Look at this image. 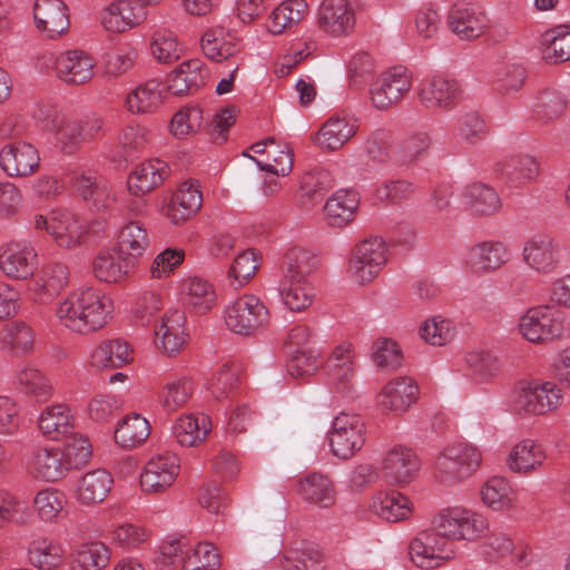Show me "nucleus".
Wrapping results in <instances>:
<instances>
[{"label": "nucleus", "instance_id": "obj_1", "mask_svg": "<svg viewBox=\"0 0 570 570\" xmlns=\"http://www.w3.org/2000/svg\"><path fill=\"white\" fill-rule=\"evenodd\" d=\"M112 301L100 289L78 288L60 301L56 316L72 332L87 334L101 328L111 317Z\"/></svg>", "mask_w": 570, "mask_h": 570}, {"label": "nucleus", "instance_id": "obj_2", "mask_svg": "<svg viewBox=\"0 0 570 570\" xmlns=\"http://www.w3.org/2000/svg\"><path fill=\"white\" fill-rule=\"evenodd\" d=\"M161 562L179 570H218L220 554L210 542L191 543L185 538L170 539L160 546Z\"/></svg>", "mask_w": 570, "mask_h": 570}, {"label": "nucleus", "instance_id": "obj_3", "mask_svg": "<svg viewBox=\"0 0 570 570\" xmlns=\"http://www.w3.org/2000/svg\"><path fill=\"white\" fill-rule=\"evenodd\" d=\"M562 400L556 383L521 381L511 393V409L520 417L540 416L557 410Z\"/></svg>", "mask_w": 570, "mask_h": 570}, {"label": "nucleus", "instance_id": "obj_4", "mask_svg": "<svg viewBox=\"0 0 570 570\" xmlns=\"http://www.w3.org/2000/svg\"><path fill=\"white\" fill-rule=\"evenodd\" d=\"M480 450L469 443L446 445L435 458L434 469L439 480L455 484L469 479L481 465Z\"/></svg>", "mask_w": 570, "mask_h": 570}, {"label": "nucleus", "instance_id": "obj_5", "mask_svg": "<svg viewBox=\"0 0 570 570\" xmlns=\"http://www.w3.org/2000/svg\"><path fill=\"white\" fill-rule=\"evenodd\" d=\"M389 255V246L383 238H365L354 246L348 259L347 274L356 284H370L386 266Z\"/></svg>", "mask_w": 570, "mask_h": 570}, {"label": "nucleus", "instance_id": "obj_6", "mask_svg": "<svg viewBox=\"0 0 570 570\" xmlns=\"http://www.w3.org/2000/svg\"><path fill=\"white\" fill-rule=\"evenodd\" d=\"M269 322V311L255 295L245 294L230 301L224 309V323L235 334L252 336Z\"/></svg>", "mask_w": 570, "mask_h": 570}, {"label": "nucleus", "instance_id": "obj_7", "mask_svg": "<svg viewBox=\"0 0 570 570\" xmlns=\"http://www.w3.org/2000/svg\"><path fill=\"white\" fill-rule=\"evenodd\" d=\"M41 68H53L56 77L63 83L80 86L89 82L96 70L95 58L79 49L65 50L58 55L46 52L39 57Z\"/></svg>", "mask_w": 570, "mask_h": 570}, {"label": "nucleus", "instance_id": "obj_8", "mask_svg": "<svg viewBox=\"0 0 570 570\" xmlns=\"http://www.w3.org/2000/svg\"><path fill=\"white\" fill-rule=\"evenodd\" d=\"M36 230H45L61 248H75L81 244L86 225L73 213L55 209L48 215L37 214L32 220Z\"/></svg>", "mask_w": 570, "mask_h": 570}, {"label": "nucleus", "instance_id": "obj_9", "mask_svg": "<svg viewBox=\"0 0 570 570\" xmlns=\"http://www.w3.org/2000/svg\"><path fill=\"white\" fill-rule=\"evenodd\" d=\"M564 311H550L540 305L529 308L519 321V332L527 341L541 344L558 340L566 330Z\"/></svg>", "mask_w": 570, "mask_h": 570}, {"label": "nucleus", "instance_id": "obj_10", "mask_svg": "<svg viewBox=\"0 0 570 570\" xmlns=\"http://www.w3.org/2000/svg\"><path fill=\"white\" fill-rule=\"evenodd\" d=\"M433 524L443 531L451 543L474 540L488 529V520L483 515L461 507L442 510L434 517Z\"/></svg>", "mask_w": 570, "mask_h": 570}, {"label": "nucleus", "instance_id": "obj_11", "mask_svg": "<svg viewBox=\"0 0 570 570\" xmlns=\"http://www.w3.org/2000/svg\"><path fill=\"white\" fill-rule=\"evenodd\" d=\"M365 422L357 415L341 412L332 422L330 445L332 453L342 460L354 456L365 444Z\"/></svg>", "mask_w": 570, "mask_h": 570}, {"label": "nucleus", "instance_id": "obj_12", "mask_svg": "<svg viewBox=\"0 0 570 570\" xmlns=\"http://www.w3.org/2000/svg\"><path fill=\"white\" fill-rule=\"evenodd\" d=\"M454 556V544L443 531L432 528L420 532L410 544L411 561L419 568L433 569Z\"/></svg>", "mask_w": 570, "mask_h": 570}, {"label": "nucleus", "instance_id": "obj_13", "mask_svg": "<svg viewBox=\"0 0 570 570\" xmlns=\"http://www.w3.org/2000/svg\"><path fill=\"white\" fill-rule=\"evenodd\" d=\"M412 87V73L396 66L382 72L371 85L370 97L373 107L385 110L397 105Z\"/></svg>", "mask_w": 570, "mask_h": 570}, {"label": "nucleus", "instance_id": "obj_14", "mask_svg": "<svg viewBox=\"0 0 570 570\" xmlns=\"http://www.w3.org/2000/svg\"><path fill=\"white\" fill-rule=\"evenodd\" d=\"M446 22L449 29L465 41L478 39L490 28L487 10L476 2L454 3L449 10Z\"/></svg>", "mask_w": 570, "mask_h": 570}, {"label": "nucleus", "instance_id": "obj_15", "mask_svg": "<svg viewBox=\"0 0 570 570\" xmlns=\"http://www.w3.org/2000/svg\"><path fill=\"white\" fill-rule=\"evenodd\" d=\"M179 459L169 452L149 458L140 474V487L145 493H163L168 490L179 474Z\"/></svg>", "mask_w": 570, "mask_h": 570}, {"label": "nucleus", "instance_id": "obj_16", "mask_svg": "<svg viewBox=\"0 0 570 570\" xmlns=\"http://www.w3.org/2000/svg\"><path fill=\"white\" fill-rule=\"evenodd\" d=\"M38 267V253L26 240L10 242L0 247V271L9 278L26 281Z\"/></svg>", "mask_w": 570, "mask_h": 570}, {"label": "nucleus", "instance_id": "obj_17", "mask_svg": "<svg viewBox=\"0 0 570 570\" xmlns=\"http://www.w3.org/2000/svg\"><path fill=\"white\" fill-rule=\"evenodd\" d=\"M101 129L102 119L97 115H88L80 120L65 119L52 132L61 153L73 155L83 144L92 141Z\"/></svg>", "mask_w": 570, "mask_h": 570}, {"label": "nucleus", "instance_id": "obj_18", "mask_svg": "<svg viewBox=\"0 0 570 570\" xmlns=\"http://www.w3.org/2000/svg\"><path fill=\"white\" fill-rule=\"evenodd\" d=\"M461 94L458 80L443 76L426 78L420 86L417 97L428 110L450 111L456 107Z\"/></svg>", "mask_w": 570, "mask_h": 570}, {"label": "nucleus", "instance_id": "obj_19", "mask_svg": "<svg viewBox=\"0 0 570 570\" xmlns=\"http://www.w3.org/2000/svg\"><path fill=\"white\" fill-rule=\"evenodd\" d=\"M563 249L556 238L537 235L524 243L522 258L531 269L541 274H550L558 268Z\"/></svg>", "mask_w": 570, "mask_h": 570}, {"label": "nucleus", "instance_id": "obj_20", "mask_svg": "<svg viewBox=\"0 0 570 570\" xmlns=\"http://www.w3.org/2000/svg\"><path fill=\"white\" fill-rule=\"evenodd\" d=\"M337 393L351 396L355 375V351L350 342L335 345L324 363Z\"/></svg>", "mask_w": 570, "mask_h": 570}, {"label": "nucleus", "instance_id": "obj_21", "mask_svg": "<svg viewBox=\"0 0 570 570\" xmlns=\"http://www.w3.org/2000/svg\"><path fill=\"white\" fill-rule=\"evenodd\" d=\"M147 18V9L135 0H115L100 13L102 28L111 33H122L141 24Z\"/></svg>", "mask_w": 570, "mask_h": 570}, {"label": "nucleus", "instance_id": "obj_22", "mask_svg": "<svg viewBox=\"0 0 570 570\" xmlns=\"http://www.w3.org/2000/svg\"><path fill=\"white\" fill-rule=\"evenodd\" d=\"M420 465L419 456L412 449L394 445L386 452L381 469L386 481L404 485L416 476Z\"/></svg>", "mask_w": 570, "mask_h": 570}, {"label": "nucleus", "instance_id": "obj_23", "mask_svg": "<svg viewBox=\"0 0 570 570\" xmlns=\"http://www.w3.org/2000/svg\"><path fill=\"white\" fill-rule=\"evenodd\" d=\"M39 163V151L29 142H9L1 148L0 166L10 177L31 175L38 169Z\"/></svg>", "mask_w": 570, "mask_h": 570}, {"label": "nucleus", "instance_id": "obj_24", "mask_svg": "<svg viewBox=\"0 0 570 570\" xmlns=\"http://www.w3.org/2000/svg\"><path fill=\"white\" fill-rule=\"evenodd\" d=\"M509 258V250L504 243L483 240L469 249L465 264L472 273L485 275L500 269Z\"/></svg>", "mask_w": 570, "mask_h": 570}, {"label": "nucleus", "instance_id": "obj_25", "mask_svg": "<svg viewBox=\"0 0 570 570\" xmlns=\"http://www.w3.org/2000/svg\"><path fill=\"white\" fill-rule=\"evenodd\" d=\"M186 316L180 309L167 311L155 324V345L171 355L179 352L186 343Z\"/></svg>", "mask_w": 570, "mask_h": 570}, {"label": "nucleus", "instance_id": "obj_26", "mask_svg": "<svg viewBox=\"0 0 570 570\" xmlns=\"http://www.w3.org/2000/svg\"><path fill=\"white\" fill-rule=\"evenodd\" d=\"M419 387L407 376L387 382L377 394V404L384 411L395 415L406 412L415 403Z\"/></svg>", "mask_w": 570, "mask_h": 570}, {"label": "nucleus", "instance_id": "obj_27", "mask_svg": "<svg viewBox=\"0 0 570 570\" xmlns=\"http://www.w3.org/2000/svg\"><path fill=\"white\" fill-rule=\"evenodd\" d=\"M318 26L334 37L348 35L355 26L353 6L348 0H324L320 9Z\"/></svg>", "mask_w": 570, "mask_h": 570}, {"label": "nucleus", "instance_id": "obj_28", "mask_svg": "<svg viewBox=\"0 0 570 570\" xmlns=\"http://www.w3.org/2000/svg\"><path fill=\"white\" fill-rule=\"evenodd\" d=\"M68 180L75 191L86 202H91L97 209L107 207L111 195L108 183L92 169H75L68 175Z\"/></svg>", "mask_w": 570, "mask_h": 570}, {"label": "nucleus", "instance_id": "obj_29", "mask_svg": "<svg viewBox=\"0 0 570 570\" xmlns=\"http://www.w3.org/2000/svg\"><path fill=\"white\" fill-rule=\"evenodd\" d=\"M33 18L37 28L49 38L61 36L70 27L68 8L62 0H37Z\"/></svg>", "mask_w": 570, "mask_h": 570}, {"label": "nucleus", "instance_id": "obj_30", "mask_svg": "<svg viewBox=\"0 0 570 570\" xmlns=\"http://www.w3.org/2000/svg\"><path fill=\"white\" fill-rule=\"evenodd\" d=\"M178 293L181 302L196 314H205L217 303L214 286L205 278L188 276L180 281Z\"/></svg>", "mask_w": 570, "mask_h": 570}, {"label": "nucleus", "instance_id": "obj_31", "mask_svg": "<svg viewBox=\"0 0 570 570\" xmlns=\"http://www.w3.org/2000/svg\"><path fill=\"white\" fill-rule=\"evenodd\" d=\"M543 445L533 439H523L512 446L505 459L507 468L514 473L530 474L546 461Z\"/></svg>", "mask_w": 570, "mask_h": 570}, {"label": "nucleus", "instance_id": "obj_32", "mask_svg": "<svg viewBox=\"0 0 570 570\" xmlns=\"http://www.w3.org/2000/svg\"><path fill=\"white\" fill-rule=\"evenodd\" d=\"M60 448H42L37 450L29 463L30 474L45 482H56L67 475L69 469Z\"/></svg>", "mask_w": 570, "mask_h": 570}, {"label": "nucleus", "instance_id": "obj_33", "mask_svg": "<svg viewBox=\"0 0 570 570\" xmlns=\"http://www.w3.org/2000/svg\"><path fill=\"white\" fill-rule=\"evenodd\" d=\"M202 204L203 195L198 183L186 180L174 194L167 207L166 216L174 224L184 223L200 209Z\"/></svg>", "mask_w": 570, "mask_h": 570}, {"label": "nucleus", "instance_id": "obj_34", "mask_svg": "<svg viewBox=\"0 0 570 570\" xmlns=\"http://www.w3.org/2000/svg\"><path fill=\"white\" fill-rule=\"evenodd\" d=\"M356 119L346 116L328 118L318 130L315 141L325 150H338L357 132Z\"/></svg>", "mask_w": 570, "mask_h": 570}, {"label": "nucleus", "instance_id": "obj_35", "mask_svg": "<svg viewBox=\"0 0 570 570\" xmlns=\"http://www.w3.org/2000/svg\"><path fill=\"white\" fill-rule=\"evenodd\" d=\"M169 175L168 165L161 159H150L135 167L128 178V189L135 195H144L159 186Z\"/></svg>", "mask_w": 570, "mask_h": 570}, {"label": "nucleus", "instance_id": "obj_36", "mask_svg": "<svg viewBox=\"0 0 570 570\" xmlns=\"http://www.w3.org/2000/svg\"><path fill=\"white\" fill-rule=\"evenodd\" d=\"M132 258L125 256L118 249H104L94 259L92 271L101 282L118 283L134 268Z\"/></svg>", "mask_w": 570, "mask_h": 570}, {"label": "nucleus", "instance_id": "obj_37", "mask_svg": "<svg viewBox=\"0 0 570 570\" xmlns=\"http://www.w3.org/2000/svg\"><path fill=\"white\" fill-rule=\"evenodd\" d=\"M368 509L387 522L406 520L412 514L410 499L400 492H379L372 497Z\"/></svg>", "mask_w": 570, "mask_h": 570}, {"label": "nucleus", "instance_id": "obj_38", "mask_svg": "<svg viewBox=\"0 0 570 570\" xmlns=\"http://www.w3.org/2000/svg\"><path fill=\"white\" fill-rule=\"evenodd\" d=\"M278 294L282 303L292 312L307 309L316 297L311 279L281 278Z\"/></svg>", "mask_w": 570, "mask_h": 570}, {"label": "nucleus", "instance_id": "obj_39", "mask_svg": "<svg viewBox=\"0 0 570 570\" xmlns=\"http://www.w3.org/2000/svg\"><path fill=\"white\" fill-rule=\"evenodd\" d=\"M283 570H323L324 556L318 546L312 542H295L284 553Z\"/></svg>", "mask_w": 570, "mask_h": 570}, {"label": "nucleus", "instance_id": "obj_40", "mask_svg": "<svg viewBox=\"0 0 570 570\" xmlns=\"http://www.w3.org/2000/svg\"><path fill=\"white\" fill-rule=\"evenodd\" d=\"M212 429L210 419L203 414L179 416L173 428L176 441L183 446H197L206 440Z\"/></svg>", "mask_w": 570, "mask_h": 570}, {"label": "nucleus", "instance_id": "obj_41", "mask_svg": "<svg viewBox=\"0 0 570 570\" xmlns=\"http://www.w3.org/2000/svg\"><path fill=\"white\" fill-rule=\"evenodd\" d=\"M38 426L43 435L58 440L73 429V415L66 404H53L40 412Z\"/></svg>", "mask_w": 570, "mask_h": 570}, {"label": "nucleus", "instance_id": "obj_42", "mask_svg": "<svg viewBox=\"0 0 570 570\" xmlns=\"http://www.w3.org/2000/svg\"><path fill=\"white\" fill-rule=\"evenodd\" d=\"M114 487V478L105 469H96L85 473L77 487L78 499L85 503L101 502Z\"/></svg>", "mask_w": 570, "mask_h": 570}, {"label": "nucleus", "instance_id": "obj_43", "mask_svg": "<svg viewBox=\"0 0 570 570\" xmlns=\"http://www.w3.org/2000/svg\"><path fill=\"white\" fill-rule=\"evenodd\" d=\"M68 281V268L63 264H50L41 271L39 277L29 284V291L38 302H45L56 295Z\"/></svg>", "mask_w": 570, "mask_h": 570}, {"label": "nucleus", "instance_id": "obj_44", "mask_svg": "<svg viewBox=\"0 0 570 570\" xmlns=\"http://www.w3.org/2000/svg\"><path fill=\"white\" fill-rule=\"evenodd\" d=\"M461 197L470 210L481 216L494 215L502 206L498 193L492 187L480 183L466 186Z\"/></svg>", "mask_w": 570, "mask_h": 570}, {"label": "nucleus", "instance_id": "obj_45", "mask_svg": "<svg viewBox=\"0 0 570 570\" xmlns=\"http://www.w3.org/2000/svg\"><path fill=\"white\" fill-rule=\"evenodd\" d=\"M298 493L305 501L320 508L332 507L336 498L332 481L321 473H311L302 479Z\"/></svg>", "mask_w": 570, "mask_h": 570}, {"label": "nucleus", "instance_id": "obj_46", "mask_svg": "<svg viewBox=\"0 0 570 570\" xmlns=\"http://www.w3.org/2000/svg\"><path fill=\"white\" fill-rule=\"evenodd\" d=\"M358 197L352 190H338L327 199L324 210L328 224L334 227H343L350 224L358 208Z\"/></svg>", "mask_w": 570, "mask_h": 570}, {"label": "nucleus", "instance_id": "obj_47", "mask_svg": "<svg viewBox=\"0 0 570 570\" xmlns=\"http://www.w3.org/2000/svg\"><path fill=\"white\" fill-rule=\"evenodd\" d=\"M16 381L19 387L36 402H46L53 394L51 380L33 365H22L17 372Z\"/></svg>", "mask_w": 570, "mask_h": 570}, {"label": "nucleus", "instance_id": "obj_48", "mask_svg": "<svg viewBox=\"0 0 570 570\" xmlns=\"http://www.w3.org/2000/svg\"><path fill=\"white\" fill-rule=\"evenodd\" d=\"M482 502L494 511L509 510L517 503V492L503 476L488 480L480 491Z\"/></svg>", "mask_w": 570, "mask_h": 570}, {"label": "nucleus", "instance_id": "obj_49", "mask_svg": "<svg viewBox=\"0 0 570 570\" xmlns=\"http://www.w3.org/2000/svg\"><path fill=\"white\" fill-rule=\"evenodd\" d=\"M163 90L160 82L149 80L126 96L125 106L131 114L153 112L163 102Z\"/></svg>", "mask_w": 570, "mask_h": 570}, {"label": "nucleus", "instance_id": "obj_50", "mask_svg": "<svg viewBox=\"0 0 570 570\" xmlns=\"http://www.w3.org/2000/svg\"><path fill=\"white\" fill-rule=\"evenodd\" d=\"M132 360V353L127 342L111 340L101 343L91 354V366L100 368L120 367Z\"/></svg>", "mask_w": 570, "mask_h": 570}, {"label": "nucleus", "instance_id": "obj_51", "mask_svg": "<svg viewBox=\"0 0 570 570\" xmlns=\"http://www.w3.org/2000/svg\"><path fill=\"white\" fill-rule=\"evenodd\" d=\"M570 27L557 26L542 36V57L548 63L557 65L570 59Z\"/></svg>", "mask_w": 570, "mask_h": 570}, {"label": "nucleus", "instance_id": "obj_52", "mask_svg": "<svg viewBox=\"0 0 570 570\" xmlns=\"http://www.w3.org/2000/svg\"><path fill=\"white\" fill-rule=\"evenodd\" d=\"M466 375L476 383H487L500 370L498 357L487 350H473L464 357Z\"/></svg>", "mask_w": 570, "mask_h": 570}, {"label": "nucleus", "instance_id": "obj_53", "mask_svg": "<svg viewBox=\"0 0 570 570\" xmlns=\"http://www.w3.org/2000/svg\"><path fill=\"white\" fill-rule=\"evenodd\" d=\"M150 434L149 422L138 413L125 416L115 430V440L122 448H135Z\"/></svg>", "mask_w": 570, "mask_h": 570}, {"label": "nucleus", "instance_id": "obj_54", "mask_svg": "<svg viewBox=\"0 0 570 570\" xmlns=\"http://www.w3.org/2000/svg\"><path fill=\"white\" fill-rule=\"evenodd\" d=\"M540 166L535 158L530 155L512 157L503 168V177L509 187H522L537 179Z\"/></svg>", "mask_w": 570, "mask_h": 570}, {"label": "nucleus", "instance_id": "obj_55", "mask_svg": "<svg viewBox=\"0 0 570 570\" xmlns=\"http://www.w3.org/2000/svg\"><path fill=\"white\" fill-rule=\"evenodd\" d=\"M317 264V256L311 250L301 247L291 248L284 258L282 277L309 279Z\"/></svg>", "mask_w": 570, "mask_h": 570}, {"label": "nucleus", "instance_id": "obj_56", "mask_svg": "<svg viewBox=\"0 0 570 570\" xmlns=\"http://www.w3.org/2000/svg\"><path fill=\"white\" fill-rule=\"evenodd\" d=\"M149 246L147 230L137 222H130L125 225L119 234L117 249L127 257L136 258L144 255Z\"/></svg>", "mask_w": 570, "mask_h": 570}, {"label": "nucleus", "instance_id": "obj_57", "mask_svg": "<svg viewBox=\"0 0 570 570\" xmlns=\"http://www.w3.org/2000/svg\"><path fill=\"white\" fill-rule=\"evenodd\" d=\"M29 561L41 570H52L62 562V547L47 538L31 541L28 550Z\"/></svg>", "mask_w": 570, "mask_h": 570}, {"label": "nucleus", "instance_id": "obj_58", "mask_svg": "<svg viewBox=\"0 0 570 570\" xmlns=\"http://www.w3.org/2000/svg\"><path fill=\"white\" fill-rule=\"evenodd\" d=\"M307 11L305 0H288L279 4L271 14L268 30L279 35L287 28L299 22Z\"/></svg>", "mask_w": 570, "mask_h": 570}, {"label": "nucleus", "instance_id": "obj_59", "mask_svg": "<svg viewBox=\"0 0 570 570\" xmlns=\"http://www.w3.org/2000/svg\"><path fill=\"white\" fill-rule=\"evenodd\" d=\"M240 367L234 362H227L216 372L209 391L217 401L233 399L239 386Z\"/></svg>", "mask_w": 570, "mask_h": 570}, {"label": "nucleus", "instance_id": "obj_60", "mask_svg": "<svg viewBox=\"0 0 570 570\" xmlns=\"http://www.w3.org/2000/svg\"><path fill=\"white\" fill-rule=\"evenodd\" d=\"M153 57L161 63H171L183 55V46L177 36L168 29H158L150 41Z\"/></svg>", "mask_w": 570, "mask_h": 570}, {"label": "nucleus", "instance_id": "obj_61", "mask_svg": "<svg viewBox=\"0 0 570 570\" xmlns=\"http://www.w3.org/2000/svg\"><path fill=\"white\" fill-rule=\"evenodd\" d=\"M202 50L205 56L214 61L227 59L237 51L233 40L225 38V31L222 27L206 30L202 37Z\"/></svg>", "mask_w": 570, "mask_h": 570}, {"label": "nucleus", "instance_id": "obj_62", "mask_svg": "<svg viewBox=\"0 0 570 570\" xmlns=\"http://www.w3.org/2000/svg\"><path fill=\"white\" fill-rule=\"evenodd\" d=\"M66 504V494L53 488L42 489L33 498V509L38 517L46 522L56 520Z\"/></svg>", "mask_w": 570, "mask_h": 570}, {"label": "nucleus", "instance_id": "obj_63", "mask_svg": "<svg viewBox=\"0 0 570 570\" xmlns=\"http://www.w3.org/2000/svg\"><path fill=\"white\" fill-rule=\"evenodd\" d=\"M323 365L324 361L321 357V351L315 347H308L291 351L287 368L292 377L299 379L314 375Z\"/></svg>", "mask_w": 570, "mask_h": 570}, {"label": "nucleus", "instance_id": "obj_64", "mask_svg": "<svg viewBox=\"0 0 570 570\" xmlns=\"http://www.w3.org/2000/svg\"><path fill=\"white\" fill-rule=\"evenodd\" d=\"M110 557V550L105 543L91 541L78 547L75 562L81 570H100L108 564Z\"/></svg>", "mask_w": 570, "mask_h": 570}]
</instances>
